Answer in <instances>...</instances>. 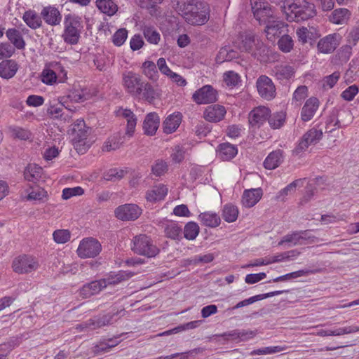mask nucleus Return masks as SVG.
I'll return each instance as SVG.
<instances>
[{
  "label": "nucleus",
  "mask_w": 359,
  "mask_h": 359,
  "mask_svg": "<svg viewBox=\"0 0 359 359\" xmlns=\"http://www.w3.org/2000/svg\"><path fill=\"white\" fill-rule=\"evenodd\" d=\"M198 217L204 225L211 228L218 226L221 222L220 217L215 212H205L201 213Z\"/></svg>",
  "instance_id": "37"
},
{
  "label": "nucleus",
  "mask_w": 359,
  "mask_h": 359,
  "mask_svg": "<svg viewBox=\"0 0 359 359\" xmlns=\"http://www.w3.org/2000/svg\"><path fill=\"white\" fill-rule=\"evenodd\" d=\"M323 132L316 128H311L308 130L302 137L301 141L296 147L294 152L297 154L305 151L309 145L316 144L321 140Z\"/></svg>",
  "instance_id": "13"
},
{
  "label": "nucleus",
  "mask_w": 359,
  "mask_h": 359,
  "mask_svg": "<svg viewBox=\"0 0 359 359\" xmlns=\"http://www.w3.org/2000/svg\"><path fill=\"white\" fill-rule=\"evenodd\" d=\"M296 34L297 36L298 41L302 44L306 43L313 44V43L320 37V34L313 27L307 28L302 27L297 29Z\"/></svg>",
  "instance_id": "21"
},
{
  "label": "nucleus",
  "mask_w": 359,
  "mask_h": 359,
  "mask_svg": "<svg viewBox=\"0 0 359 359\" xmlns=\"http://www.w3.org/2000/svg\"><path fill=\"white\" fill-rule=\"evenodd\" d=\"M224 81L229 87H235L241 81V77L238 74L233 71H229L224 74Z\"/></svg>",
  "instance_id": "53"
},
{
  "label": "nucleus",
  "mask_w": 359,
  "mask_h": 359,
  "mask_svg": "<svg viewBox=\"0 0 359 359\" xmlns=\"http://www.w3.org/2000/svg\"><path fill=\"white\" fill-rule=\"evenodd\" d=\"M47 197V191L42 188L36 187L28 194L27 200L42 201Z\"/></svg>",
  "instance_id": "61"
},
{
  "label": "nucleus",
  "mask_w": 359,
  "mask_h": 359,
  "mask_svg": "<svg viewBox=\"0 0 359 359\" xmlns=\"http://www.w3.org/2000/svg\"><path fill=\"white\" fill-rule=\"evenodd\" d=\"M262 194L261 188L245 190L242 196V203L246 208H252L259 202Z\"/></svg>",
  "instance_id": "24"
},
{
  "label": "nucleus",
  "mask_w": 359,
  "mask_h": 359,
  "mask_svg": "<svg viewBox=\"0 0 359 359\" xmlns=\"http://www.w3.org/2000/svg\"><path fill=\"white\" fill-rule=\"evenodd\" d=\"M64 104L61 102L50 103L47 108V114L52 118H60L67 121L70 115L63 112Z\"/></svg>",
  "instance_id": "35"
},
{
  "label": "nucleus",
  "mask_w": 359,
  "mask_h": 359,
  "mask_svg": "<svg viewBox=\"0 0 359 359\" xmlns=\"http://www.w3.org/2000/svg\"><path fill=\"white\" fill-rule=\"evenodd\" d=\"M41 168H34V170L31 166L27 167L25 172L24 176L25 179L29 182H35L40 177Z\"/></svg>",
  "instance_id": "64"
},
{
  "label": "nucleus",
  "mask_w": 359,
  "mask_h": 359,
  "mask_svg": "<svg viewBox=\"0 0 359 359\" xmlns=\"http://www.w3.org/2000/svg\"><path fill=\"white\" fill-rule=\"evenodd\" d=\"M102 250L99 241L93 238L83 239L79 244L77 249L78 255L81 258L95 257Z\"/></svg>",
  "instance_id": "10"
},
{
  "label": "nucleus",
  "mask_w": 359,
  "mask_h": 359,
  "mask_svg": "<svg viewBox=\"0 0 359 359\" xmlns=\"http://www.w3.org/2000/svg\"><path fill=\"white\" fill-rule=\"evenodd\" d=\"M226 112V111L224 106L213 104L208 106L205 109L203 113V117L209 122L217 123L224 118Z\"/></svg>",
  "instance_id": "19"
},
{
  "label": "nucleus",
  "mask_w": 359,
  "mask_h": 359,
  "mask_svg": "<svg viewBox=\"0 0 359 359\" xmlns=\"http://www.w3.org/2000/svg\"><path fill=\"white\" fill-rule=\"evenodd\" d=\"M144 36L147 41L152 44H158L161 36L158 32L152 27H145L143 30Z\"/></svg>",
  "instance_id": "49"
},
{
  "label": "nucleus",
  "mask_w": 359,
  "mask_h": 359,
  "mask_svg": "<svg viewBox=\"0 0 359 359\" xmlns=\"http://www.w3.org/2000/svg\"><path fill=\"white\" fill-rule=\"evenodd\" d=\"M256 88L262 99L270 101L276 96V86L272 79L266 75H261L257 78Z\"/></svg>",
  "instance_id": "8"
},
{
  "label": "nucleus",
  "mask_w": 359,
  "mask_h": 359,
  "mask_svg": "<svg viewBox=\"0 0 359 359\" xmlns=\"http://www.w3.org/2000/svg\"><path fill=\"white\" fill-rule=\"evenodd\" d=\"M168 188L163 184L154 187L146 193V198L149 202H156L163 200L167 195Z\"/></svg>",
  "instance_id": "34"
},
{
  "label": "nucleus",
  "mask_w": 359,
  "mask_h": 359,
  "mask_svg": "<svg viewBox=\"0 0 359 359\" xmlns=\"http://www.w3.org/2000/svg\"><path fill=\"white\" fill-rule=\"evenodd\" d=\"M351 16V12L345 8L334 9L329 15V20L336 25H344L347 23Z\"/></svg>",
  "instance_id": "29"
},
{
  "label": "nucleus",
  "mask_w": 359,
  "mask_h": 359,
  "mask_svg": "<svg viewBox=\"0 0 359 359\" xmlns=\"http://www.w3.org/2000/svg\"><path fill=\"white\" fill-rule=\"evenodd\" d=\"M204 351V348H195L184 353H176L170 355L163 356V359H190L196 354L202 353Z\"/></svg>",
  "instance_id": "45"
},
{
  "label": "nucleus",
  "mask_w": 359,
  "mask_h": 359,
  "mask_svg": "<svg viewBox=\"0 0 359 359\" xmlns=\"http://www.w3.org/2000/svg\"><path fill=\"white\" fill-rule=\"evenodd\" d=\"M106 287V282L101 279L94 280L89 283L85 284L80 290V295L83 298H88L95 294L100 292L102 289Z\"/></svg>",
  "instance_id": "22"
},
{
  "label": "nucleus",
  "mask_w": 359,
  "mask_h": 359,
  "mask_svg": "<svg viewBox=\"0 0 359 359\" xmlns=\"http://www.w3.org/2000/svg\"><path fill=\"white\" fill-rule=\"evenodd\" d=\"M340 39V35L337 33L325 36L317 44L318 51L325 54L332 53L339 45Z\"/></svg>",
  "instance_id": "14"
},
{
  "label": "nucleus",
  "mask_w": 359,
  "mask_h": 359,
  "mask_svg": "<svg viewBox=\"0 0 359 359\" xmlns=\"http://www.w3.org/2000/svg\"><path fill=\"white\" fill-rule=\"evenodd\" d=\"M283 161V151L277 149L271 152L264 161L266 169L273 170L278 168Z\"/></svg>",
  "instance_id": "28"
},
{
  "label": "nucleus",
  "mask_w": 359,
  "mask_h": 359,
  "mask_svg": "<svg viewBox=\"0 0 359 359\" xmlns=\"http://www.w3.org/2000/svg\"><path fill=\"white\" fill-rule=\"evenodd\" d=\"M288 290H276L273 292H271L269 293L257 294L253 297H250L249 299H244L241 302H239L236 306H234L232 309H237L249 304H251L257 301L262 300L268 297H271L273 296L281 294L284 292H288Z\"/></svg>",
  "instance_id": "31"
},
{
  "label": "nucleus",
  "mask_w": 359,
  "mask_h": 359,
  "mask_svg": "<svg viewBox=\"0 0 359 359\" xmlns=\"http://www.w3.org/2000/svg\"><path fill=\"white\" fill-rule=\"evenodd\" d=\"M262 45L260 42H255V35L250 32H245L241 35V43L239 48L242 51L253 53L255 47H260Z\"/></svg>",
  "instance_id": "27"
},
{
  "label": "nucleus",
  "mask_w": 359,
  "mask_h": 359,
  "mask_svg": "<svg viewBox=\"0 0 359 359\" xmlns=\"http://www.w3.org/2000/svg\"><path fill=\"white\" fill-rule=\"evenodd\" d=\"M122 116L127 119V128L126 134L131 137L134 132L137 124V117L134 113L128 109L123 110Z\"/></svg>",
  "instance_id": "40"
},
{
  "label": "nucleus",
  "mask_w": 359,
  "mask_h": 359,
  "mask_svg": "<svg viewBox=\"0 0 359 359\" xmlns=\"http://www.w3.org/2000/svg\"><path fill=\"white\" fill-rule=\"evenodd\" d=\"M143 98L149 103L153 102L157 96V93L153 86L148 82L144 83L142 93Z\"/></svg>",
  "instance_id": "54"
},
{
  "label": "nucleus",
  "mask_w": 359,
  "mask_h": 359,
  "mask_svg": "<svg viewBox=\"0 0 359 359\" xmlns=\"http://www.w3.org/2000/svg\"><path fill=\"white\" fill-rule=\"evenodd\" d=\"M309 231H296L290 234L284 236L281 240L278 242V245H282L284 243H287L288 245H297L304 244V241H306L310 236L308 235Z\"/></svg>",
  "instance_id": "18"
},
{
  "label": "nucleus",
  "mask_w": 359,
  "mask_h": 359,
  "mask_svg": "<svg viewBox=\"0 0 359 359\" xmlns=\"http://www.w3.org/2000/svg\"><path fill=\"white\" fill-rule=\"evenodd\" d=\"M133 273L121 271L116 274L111 275L107 278L103 280L106 282V287L108 285H116L123 280H128L133 276Z\"/></svg>",
  "instance_id": "43"
},
{
  "label": "nucleus",
  "mask_w": 359,
  "mask_h": 359,
  "mask_svg": "<svg viewBox=\"0 0 359 359\" xmlns=\"http://www.w3.org/2000/svg\"><path fill=\"white\" fill-rule=\"evenodd\" d=\"M96 6L101 12L109 16L115 14L118 10V6L112 0H97Z\"/></svg>",
  "instance_id": "39"
},
{
  "label": "nucleus",
  "mask_w": 359,
  "mask_h": 359,
  "mask_svg": "<svg viewBox=\"0 0 359 359\" xmlns=\"http://www.w3.org/2000/svg\"><path fill=\"white\" fill-rule=\"evenodd\" d=\"M11 135L14 138L21 140H27L32 138V133L27 130L18 126H11L9 128Z\"/></svg>",
  "instance_id": "47"
},
{
  "label": "nucleus",
  "mask_w": 359,
  "mask_h": 359,
  "mask_svg": "<svg viewBox=\"0 0 359 359\" xmlns=\"http://www.w3.org/2000/svg\"><path fill=\"white\" fill-rule=\"evenodd\" d=\"M217 94L212 86L205 85L194 92L192 100L197 104L213 103L217 100Z\"/></svg>",
  "instance_id": "11"
},
{
  "label": "nucleus",
  "mask_w": 359,
  "mask_h": 359,
  "mask_svg": "<svg viewBox=\"0 0 359 359\" xmlns=\"http://www.w3.org/2000/svg\"><path fill=\"white\" fill-rule=\"evenodd\" d=\"M272 71L274 76L280 82L289 81L295 73L294 67L289 65H276Z\"/></svg>",
  "instance_id": "26"
},
{
  "label": "nucleus",
  "mask_w": 359,
  "mask_h": 359,
  "mask_svg": "<svg viewBox=\"0 0 359 359\" xmlns=\"http://www.w3.org/2000/svg\"><path fill=\"white\" fill-rule=\"evenodd\" d=\"M268 107L260 106L252 109L248 116L249 124L252 128H259L268 119L270 114Z\"/></svg>",
  "instance_id": "15"
},
{
  "label": "nucleus",
  "mask_w": 359,
  "mask_h": 359,
  "mask_svg": "<svg viewBox=\"0 0 359 359\" xmlns=\"http://www.w3.org/2000/svg\"><path fill=\"white\" fill-rule=\"evenodd\" d=\"M123 141H121V136L119 135H115L110 137L104 143L102 150L105 151H111L118 149Z\"/></svg>",
  "instance_id": "50"
},
{
  "label": "nucleus",
  "mask_w": 359,
  "mask_h": 359,
  "mask_svg": "<svg viewBox=\"0 0 359 359\" xmlns=\"http://www.w3.org/2000/svg\"><path fill=\"white\" fill-rule=\"evenodd\" d=\"M359 89L356 85H352L344 90L341 97L346 101H351L353 100L355 96L358 93Z\"/></svg>",
  "instance_id": "63"
},
{
  "label": "nucleus",
  "mask_w": 359,
  "mask_h": 359,
  "mask_svg": "<svg viewBox=\"0 0 359 359\" xmlns=\"http://www.w3.org/2000/svg\"><path fill=\"white\" fill-rule=\"evenodd\" d=\"M102 322L103 321L100 316H95L94 318H90L82 323L80 325H78L76 329L79 330L80 331H83L88 328H90L91 330H95L103 326H105V325Z\"/></svg>",
  "instance_id": "42"
},
{
  "label": "nucleus",
  "mask_w": 359,
  "mask_h": 359,
  "mask_svg": "<svg viewBox=\"0 0 359 359\" xmlns=\"http://www.w3.org/2000/svg\"><path fill=\"white\" fill-rule=\"evenodd\" d=\"M238 215V210L236 206L232 204H226L224 206L222 217L224 219L229 222H235Z\"/></svg>",
  "instance_id": "44"
},
{
  "label": "nucleus",
  "mask_w": 359,
  "mask_h": 359,
  "mask_svg": "<svg viewBox=\"0 0 359 359\" xmlns=\"http://www.w3.org/2000/svg\"><path fill=\"white\" fill-rule=\"evenodd\" d=\"M53 236L57 243H65L70 239V232L66 229H57L53 232Z\"/></svg>",
  "instance_id": "58"
},
{
  "label": "nucleus",
  "mask_w": 359,
  "mask_h": 359,
  "mask_svg": "<svg viewBox=\"0 0 359 359\" xmlns=\"http://www.w3.org/2000/svg\"><path fill=\"white\" fill-rule=\"evenodd\" d=\"M319 107V100L314 97L308 99L301 111V118L303 121H309L313 118Z\"/></svg>",
  "instance_id": "20"
},
{
  "label": "nucleus",
  "mask_w": 359,
  "mask_h": 359,
  "mask_svg": "<svg viewBox=\"0 0 359 359\" xmlns=\"http://www.w3.org/2000/svg\"><path fill=\"white\" fill-rule=\"evenodd\" d=\"M284 10L281 12L289 22L304 21L316 15L314 5L306 0H292L286 4Z\"/></svg>",
  "instance_id": "2"
},
{
  "label": "nucleus",
  "mask_w": 359,
  "mask_h": 359,
  "mask_svg": "<svg viewBox=\"0 0 359 359\" xmlns=\"http://www.w3.org/2000/svg\"><path fill=\"white\" fill-rule=\"evenodd\" d=\"M65 30L62 34L65 43L71 45L77 44L80 38L79 27H81V18L68 14L65 18Z\"/></svg>",
  "instance_id": "4"
},
{
  "label": "nucleus",
  "mask_w": 359,
  "mask_h": 359,
  "mask_svg": "<svg viewBox=\"0 0 359 359\" xmlns=\"http://www.w3.org/2000/svg\"><path fill=\"white\" fill-rule=\"evenodd\" d=\"M160 118L157 113L150 112L145 116L143 122V130L147 135H155L158 128Z\"/></svg>",
  "instance_id": "23"
},
{
  "label": "nucleus",
  "mask_w": 359,
  "mask_h": 359,
  "mask_svg": "<svg viewBox=\"0 0 359 359\" xmlns=\"http://www.w3.org/2000/svg\"><path fill=\"white\" fill-rule=\"evenodd\" d=\"M151 171L156 176H161L168 171V164L165 161L158 159L151 167Z\"/></svg>",
  "instance_id": "57"
},
{
  "label": "nucleus",
  "mask_w": 359,
  "mask_h": 359,
  "mask_svg": "<svg viewBox=\"0 0 359 359\" xmlns=\"http://www.w3.org/2000/svg\"><path fill=\"white\" fill-rule=\"evenodd\" d=\"M41 17L46 24L50 26L58 25L62 20L60 12L53 6L43 7L41 12Z\"/></svg>",
  "instance_id": "17"
},
{
  "label": "nucleus",
  "mask_w": 359,
  "mask_h": 359,
  "mask_svg": "<svg viewBox=\"0 0 359 359\" xmlns=\"http://www.w3.org/2000/svg\"><path fill=\"white\" fill-rule=\"evenodd\" d=\"M6 35L10 42L19 50L24 49L25 47V41L19 30L15 28L8 29Z\"/></svg>",
  "instance_id": "33"
},
{
  "label": "nucleus",
  "mask_w": 359,
  "mask_h": 359,
  "mask_svg": "<svg viewBox=\"0 0 359 359\" xmlns=\"http://www.w3.org/2000/svg\"><path fill=\"white\" fill-rule=\"evenodd\" d=\"M132 250L140 255L148 258L156 257L160 252L158 248L153 243L151 238L145 234H140L134 237Z\"/></svg>",
  "instance_id": "3"
},
{
  "label": "nucleus",
  "mask_w": 359,
  "mask_h": 359,
  "mask_svg": "<svg viewBox=\"0 0 359 359\" xmlns=\"http://www.w3.org/2000/svg\"><path fill=\"white\" fill-rule=\"evenodd\" d=\"M114 213L123 221L135 220L141 215L142 210L135 204H125L116 208Z\"/></svg>",
  "instance_id": "12"
},
{
  "label": "nucleus",
  "mask_w": 359,
  "mask_h": 359,
  "mask_svg": "<svg viewBox=\"0 0 359 359\" xmlns=\"http://www.w3.org/2000/svg\"><path fill=\"white\" fill-rule=\"evenodd\" d=\"M286 119V113L280 111L269 115L268 122L273 129H279L285 123Z\"/></svg>",
  "instance_id": "41"
},
{
  "label": "nucleus",
  "mask_w": 359,
  "mask_h": 359,
  "mask_svg": "<svg viewBox=\"0 0 359 359\" xmlns=\"http://www.w3.org/2000/svg\"><path fill=\"white\" fill-rule=\"evenodd\" d=\"M128 37V31L125 28L118 29L112 36V41L116 46H121L124 43Z\"/></svg>",
  "instance_id": "56"
},
{
  "label": "nucleus",
  "mask_w": 359,
  "mask_h": 359,
  "mask_svg": "<svg viewBox=\"0 0 359 359\" xmlns=\"http://www.w3.org/2000/svg\"><path fill=\"white\" fill-rule=\"evenodd\" d=\"M126 172L123 170L113 168L104 173V178L107 181H116L122 179Z\"/></svg>",
  "instance_id": "59"
},
{
  "label": "nucleus",
  "mask_w": 359,
  "mask_h": 359,
  "mask_svg": "<svg viewBox=\"0 0 359 359\" xmlns=\"http://www.w3.org/2000/svg\"><path fill=\"white\" fill-rule=\"evenodd\" d=\"M90 128L87 127L83 120H77L72 128L73 140L74 148L79 153L83 154L88 148L86 140L90 134Z\"/></svg>",
  "instance_id": "5"
},
{
  "label": "nucleus",
  "mask_w": 359,
  "mask_h": 359,
  "mask_svg": "<svg viewBox=\"0 0 359 359\" xmlns=\"http://www.w3.org/2000/svg\"><path fill=\"white\" fill-rule=\"evenodd\" d=\"M278 48L283 53L290 52L294 46V41L288 34H283L278 41Z\"/></svg>",
  "instance_id": "48"
},
{
  "label": "nucleus",
  "mask_w": 359,
  "mask_h": 359,
  "mask_svg": "<svg viewBox=\"0 0 359 359\" xmlns=\"http://www.w3.org/2000/svg\"><path fill=\"white\" fill-rule=\"evenodd\" d=\"M238 153L236 146L229 142H224L218 146V156L223 161H229L236 156Z\"/></svg>",
  "instance_id": "30"
},
{
  "label": "nucleus",
  "mask_w": 359,
  "mask_h": 359,
  "mask_svg": "<svg viewBox=\"0 0 359 359\" xmlns=\"http://www.w3.org/2000/svg\"><path fill=\"white\" fill-rule=\"evenodd\" d=\"M37 261L32 256L22 255L15 257L12 268L15 273L23 274L31 273L38 269Z\"/></svg>",
  "instance_id": "9"
},
{
  "label": "nucleus",
  "mask_w": 359,
  "mask_h": 359,
  "mask_svg": "<svg viewBox=\"0 0 359 359\" xmlns=\"http://www.w3.org/2000/svg\"><path fill=\"white\" fill-rule=\"evenodd\" d=\"M144 83L142 77L133 72H128L123 74V86L126 92L133 97H140Z\"/></svg>",
  "instance_id": "7"
},
{
  "label": "nucleus",
  "mask_w": 359,
  "mask_h": 359,
  "mask_svg": "<svg viewBox=\"0 0 359 359\" xmlns=\"http://www.w3.org/2000/svg\"><path fill=\"white\" fill-rule=\"evenodd\" d=\"M182 119L180 112H175L168 116L163 123V132L166 134L174 133L180 126Z\"/></svg>",
  "instance_id": "25"
},
{
  "label": "nucleus",
  "mask_w": 359,
  "mask_h": 359,
  "mask_svg": "<svg viewBox=\"0 0 359 359\" xmlns=\"http://www.w3.org/2000/svg\"><path fill=\"white\" fill-rule=\"evenodd\" d=\"M199 226L194 222H189L184 228V237L189 241L194 240L199 233Z\"/></svg>",
  "instance_id": "46"
},
{
  "label": "nucleus",
  "mask_w": 359,
  "mask_h": 359,
  "mask_svg": "<svg viewBox=\"0 0 359 359\" xmlns=\"http://www.w3.org/2000/svg\"><path fill=\"white\" fill-rule=\"evenodd\" d=\"M18 69V65L14 60L3 61L0 63V76L4 79L13 78Z\"/></svg>",
  "instance_id": "32"
},
{
  "label": "nucleus",
  "mask_w": 359,
  "mask_h": 359,
  "mask_svg": "<svg viewBox=\"0 0 359 359\" xmlns=\"http://www.w3.org/2000/svg\"><path fill=\"white\" fill-rule=\"evenodd\" d=\"M142 67L144 69V74L147 77L153 81L157 79L158 74L154 62L145 61L142 65Z\"/></svg>",
  "instance_id": "51"
},
{
  "label": "nucleus",
  "mask_w": 359,
  "mask_h": 359,
  "mask_svg": "<svg viewBox=\"0 0 359 359\" xmlns=\"http://www.w3.org/2000/svg\"><path fill=\"white\" fill-rule=\"evenodd\" d=\"M22 19L27 25L33 29L39 28L42 25L41 18L33 10L25 11Z\"/></svg>",
  "instance_id": "36"
},
{
  "label": "nucleus",
  "mask_w": 359,
  "mask_h": 359,
  "mask_svg": "<svg viewBox=\"0 0 359 359\" xmlns=\"http://www.w3.org/2000/svg\"><path fill=\"white\" fill-rule=\"evenodd\" d=\"M308 273V271L305 270H299L297 271L291 272L280 276H278L272 280L273 283L287 281L291 279L297 278L299 277L303 276Z\"/></svg>",
  "instance_id": "55"
},
{
  "label": "nucleus",
  "mask_w": 359,
  "mask_h": 359,
  "mask_svg": "<svg viewBox=\"0 0 359 359\" xmlns=\"http://www.w3.org/2000/svg\"><path fill=\"white\" fill-rule=\"evenodd\" d=\"M177 8L184 20L191 25H204L209 19V7L203 1L190 0L178 2Z\"/></svg>",
  "instance_id": "1"
},
{
  "label": "nucleus",
  "mask_w": 359,
  "mask_h": 359,
  "mask_svg": "<svg viewBox=\"0 0 359 359\" xmlns=\"http://www.w3.org/2000/svg\"><path fill=\"white\" fill-rule=\"evenodd\" d=\"M165 236L172 240L180 241L182 238V229L177 223L170 222L167 224L164 229Z\"/></svg>",
  "instance_id": "38"
},
{
  "label": "nucleus",
  "mask_w": 359,
  "mask_h": 359,
  "mask_svg": "<svg viewBox=\"0 0 359 359\" xmlns=\"http://www.w3.org/2000/svg\"><path fill=\"white\" fill-rule=\"evenodd\" d=\"M56 73L48 68H45L41 73V81L47 85H52L56 82Z\"/></svg>",
  "instance_id": "60"
},
{
  "label": "nucleus",
  "mask_w": 359,
  "mask_h": 359,
  "mask_svg": "<svg viewBox=\"0 0 359 359\" xmlns=\"http://www.w3.org/2000/svg\"><path fill=\"white\" fill-rule=\"evenodd\" d=\"M250 2L254 17L259 25H265L275 18L272 7L265 0H250Z\"/></svg>",
  "instance_id": "6"
},
{
  "label": "nucleus",
  "mask_w": 359,
  "mask_h": 359,
  "mask_svg": "<svg viewBox=\"0 0 359 359\" xmlns=\"http://www.w3.org/2000/svg\"><path fill=\"white\" fill-rule=\"evenodd\" d=\"M301 179L293 181L289 184L286 187L280 190L276 195V199L279 201H284L285 197L289 195L292 191H294L297 184L301 182Z\"/></svg>",
  "instance_id": "52"
},
{
  "label": "nucleus",
  "mask_w": 359,
  "mask_h": 359,
  "mask_svg": "<svg viewBox=\"0 0 359 359\" xmlns=\"http://www.w3.org/2000/svg\"><path fill=\"white\" fill-rule=\"evenodd\" d=\"M264 32L267 39L274 41L276 37H279L287 26L284 22L273 19L264 25Z\"/></svg>",
  "instance_id": "16"
},
{
  "label": "nucleus",
  "mask_w": 359,
  "mask_h": 359,
  "mask_svg": "<svg viewBox=\"0 0 359 359\" xmlns=\"http://www.w3.org/2000/svg\"><path fill=\"white\" fill-rule=\"evenodd\" d=\"M340 77V73L339 72H334L332 74L325 76L323 80V88H332L337 83Z\"/></svg>",
  "instance_id": "62"
}]
</instances>
